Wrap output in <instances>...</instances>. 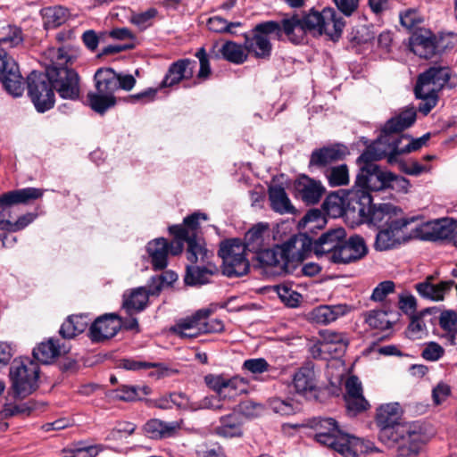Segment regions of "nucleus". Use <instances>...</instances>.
<instances>
[{"instance_id": "nucleus-40", "label": "nucleus", "mask_w": 457, "mask_h": 457, "mask_svg": "<svg viewBox=\"0 0 457 457\" xmlns=\"http://www.w3.org/2000/svg\"><path fill=\"white\" fill-rule=\"evenodd\" d=\"M220 51L226 61L234 64H242L247 60L245 44L242 46L234 41H226Z\"/></svg>"}, {"instance_id": "nucleus-27", "label": "nucleus", "mask_w": 457, "mask_h": 457, "mask_svg": "<svg viewBox=\"0 0 457 457\" xmlns=\"http://www.w3.org/2000/svg\"><path fill=\"white\" fill-rule=\"evenodd\" d=\"M439 337L445 345L457 347V313L444 311L439 317Z\"/></svg>"}, {"instance_id": "nucleus-46", "label": "nucleus", "mask_w": 457, "mask_h": 457, "mask_svg": "<svg viewBox=\"0 0 457 457\" xmlns=\"http://www.w3.org/2000/svg\"><path fill=\"white\" fill-rule=\"evenodd\" d=\"M269 230V226L264 223H258L250 228L245 234L246 248L251 247L258 250L263 243L264 234Z\"/></svg>"}, {"instance_id": "nucleus-16", "label": "nucleus", "mask_w": 457, "mask_h": 457, "mask_svg": "<svg viewBox=\"0 0 457 457\" xmlns=\"http://www.w3.org/2000/svg\"><path fill=\"white\" fill-rule=\"evenodd\" d=\"M451 70L445 66L434 65L420 73L417 79V91L419 94H429L442 89L449 81Z\"/></svg>"}, {"instance_id": "nucleus-4", "label": "nucleus", "mask_w": 457, "mask_h": 457, "mask_svg": "<svg viewBox=\"0 0 457 457\" xmlns=\"http://www.w3.org/2000/svg\"><path fill=\"white\" fill-rule=\"evenodd\" d=\"M295 244L291 239L281 245L262 250L258 252L257 259L262 267L270 268L271 272L276 275L291 273L301 261Z\"/></svg>"}, {"instance_id": "nucleus-1", "label": "nucleus", "mask_w": 457, "mask_h": 457, "mask_svg": "<svg viewBox=\"0 0 457 457\" xmlns=\"http://www.w3.org/2000/svg\"><path fill=\"white\" fill-rule=\"evenodd\" d=\"M402 410L397 403L378 408L376 423L378 439L388 447L397 446V457H417L424 445V435L416 422H400Z\"/></svg>"}, {"instance_id": "nucleus-37", "label": "nucleus", "mask_w": 457, "mask_h": 457, "mask_svg": "<svg viewBox=\"0 0 457 457\" xmlns=\"http://www.w3.org/2000/svg\"><path fill=\"white\" fill-rule=\"evenodd\" d=\"M293 384L297 393L305 394L316 387V376L313 367H301L294 375Z\"/></svg>"}, {"instance_id": "nucleus-9", "label": "nucleus", "mask_w": 457, "mask_h": 457, "mask_svg": "<svg viewBox=\"0 0 457 457\" xmlns=\"http://www.w3.org/2000/svg\"><path fill=\"white\" fill-rule=\"evenodd\" d=\"M27 84L28 94L38 112H44L54 106V93L47 69L45 73L33 71L28 76Z\"/></svg>"}, {"instance_id": "nucleus-8", "label": "nucleus", "mask_w": 457, "mask_h": 457, "mask_svg": "<svg viewBox=\"0 0 457 457\" xmlns=\"http://www.w3.org/2000/svg\"><path fill=\"white\" fill-rule=\"evenodd\" d=\"M389 173L390 171L382 170L378 165H369L360 169L355 179V187L360 189L354 195L362 202L361 204H370L371 197L368 190L380 191L386 188Z\"/></svg>"}, {"instance_id": "nucleus-34", "label": "nucleus", "mask_w": 457, "mask_h": 457, "mask_svg": "<svg viewBox=\"0 0 457 457\" xmlns=\"http://www.w3.org/2000/svg\"><path fill=\"white\" fill-rule=\"evenodd\" d=\"M456 225L449 219L437 220L426 225L424 237L428 240L437 241L452 237Z\"/></svg>"}, {"instance_id": "nucleus-29", "label": "nucleus", "mask_w": 457, "mask_h": 457, "mask_svg": "<svg viewBox=\"0 0 457 457\" xmlns=\"http://www.w3.org/2000/svg\"><path fill=\"white\" fill-rule=\"evenodd\" d=\"M146 251L151 258L154 270H161L168 265L169 243L163 238H156L147 244Z\"/></svg>"}, {"instance_id": "nucleus-56", "label": "nucleus", "mask_w": 457, "mask_h": 457, "mask_svg": "<svg viewBox=\"0 0 457 457\" xmlns=\"http://www.w3.org/2000/svg\"><path fill=\"white\" fill-rule=\"evenodd\" d=\"M414 93L417 98L422 100L418 107L419 111L424 115L428 114L430 111L436 105L437 94L435 92L429 93L428 95L422 93L419 94L417 91V86H415Z\"/></svg>"}, {"instance_id": "nucleus-19", "label": "nucleus", "mask_w": 457, "mask_h": 457, "mask_svg": "<svg viewBox=\"0 0 457 457\" xmlns=\"http://www.w3.org/2000/svg\"><path fill=\"white\" fill-rule=\"evenodd\" d=\"M394 149H396L395 145L393 146L390 142H386L381 134L380 137L369 145L358 157L357 163L360 169L361 167H368L369 165H377L374 162L385 157L387 158L389 163H393L395 161Z\"/></svg>"}, {"instance_id": "nucleus-5", "label": "nucleus", "mask_w": 457, "mask_h": 457, "mask_svg": "<svg viewBox=\"0 0 457 457\" xmlns=\"http://www.w3.org/2000/svg\"><path fill=\"white\" fill-rule=\"evenodd\" d=\"M11 389L15 399H23L38 388L39 366L28 358L14 360L10 367Z\"/></svg>"}, {"instance_id": "nucleus-30", "label": "nucleus", "mask_w": 457, "mask_h": 457, "mask_svg": "<svg viewBox=\"0 0 457 457\" xmlns=\"http://www.w3.org/2000/svg\"><path fill=\"white\" fill-rule=\"evenodd\" d=\"M150 295V288L148 290L145 287L134 288L123 295L122 307L129 315L142 312L147 305Z\"/></svg>"}, {"instance_id": "nucleus-31", "label": "nucleus", "mask_w": 457, "mask_h": 457, "mask_svg": "<svg viewBox=\"0 0 457 457\" xmlns=\"http://www.w3.org/2000/svg\"><path fill=\"white\" fill-rule=\"evenodd\" d=\"M44 191L36 187H26L9 191L0 195V204H29L43 196Z\"/></svg>"}, {"instance_id": "nucleus-55", "label": "nucleus", "mask_w": 457, "mask_h": 457, "mask_svg": "<svg viewBox=\"0 0 457 457\" xmlns=\"http://www.w3.org/2000/svg\"><path fill=\"white\" fill-rule=\"evenodd\" d=\"M111 397L114 400L130 402L138 398L137 387L123 385L111 392Z\"/></svg>"}, {"instance_id": "nucleus-39", "label": "nucleus", "mask_w": 457, "mask_h": 457, "mask_svg": "<svg viewBox=\"0 0 457 457\" xmlns=\"http://www.w3.org/2000/svg\"><path fill=\"white\" fill-rule=\"evenodd\" d=\"M397 320V313L381 310L370 311L365 315L366 323L373 328L388 329Z\"/></svg>"}, {"instance_id": "nucleus-10", "label": "nucleus", "mask_w": 457, "mask_h": 457, "mask_svg": "<svg viewBox=\"0 0 457 457\" xmlns=\"http://www.w3.org/2000/svg\"><path fill=\"white\" fill-rule=\"evenodd\" d=\"M417 219L400 218L390 221L385 228L378 230L376 236L374 247L378 251L393 249L407 240L406 227L414 222Z\"/></svg>"}, {"instance_id": "nucleus-43", "label": "nucleus", "mask_w": 457, "mask_h": 457, "mask_svg": "<svg viewBox=\"0 0 457 457\" xmlns=\"http://www.w3.org/2000/svg\"><path fill=\"white\" fill-rule=\"evenodd\" d=\"M246 381L239 377L227 378L224 388L220 398L234 399L235 397L245 394L247 392Z\"/></svg>"}, {"instance_id": "nucleus-62", "label": "nucleus", "mask_w": 457, "mask_h": 457, "mask_svg": "<svg viewBox=\"0 0 457 457\" xmlns=\"http://www.w3.org/2000/svg\"><path fill=\"white\" fill-rule=\"evenodd\" d=\"M270 364L263 358L245 360L243 368L252 374H262L269 370Z\"/></svg>"}, {"instance_id": "nucleus-14", "label": "nucleus", "mask_w": 457, "mask_h": 457, "mask_svg": "<svg viewBox=\"0 0 457 457\" xmlns=\"http://www.w3.org/2000/svg\"><path fill=\"white\" fill-rule=\"evenodd\" d=\"M170 232L181 239H186L187 243V258L191 264H209L210 259L212 257V252L205 247L204 242L191 235L187 229L182 225H173L170 227Z\"/></svg>"}, {"instance_id": "nucleus-52", "label": "nucleus", "mask_w": 457, "mask_h": 457, "mask_svg": "<svg viewBox=\"0 0 457 457\" xmlns=\"http://www.w3.org/2000/svg\"><path fill=\"white\" fill-rule=\"evenodd\" d=\"M195 57L199 60L200 68L196 79L202 82L209 79L212 74L211 64L208 54L204 47L199 48L195 53Z\"/></svg>"}, {"instance_id": "nucleus-38", "label": "nucleus", "mask_w": 457, "mask_h": 457, "mask_svg": "<svg viewBox=\"0 0 457 457\" xmlns=\"http://www.w3.org/2000/svg\"><path fill=\"white\" fill-rule=\"evenodd\" d=\"M44 27L46 29H54L63 24L69 18L68 9L60 6H49L40 11Z\"/></svg>"}, {"instance_id": "nucleus-36", "label": "nucleus", "mask_w": 457, "mask_h": 457, "mask_svg": "<svg viewBox=\"0 0 457 457\" xmlns=\"http://www.w3.org/2000/svg\"><path fill=\"white\" fill-rule=\"evenodd\" d=\"M410 45L413 53L426 59L432 57L436 50L435 37L430 35L413 33L410 38Z\"/></svg>"}, {"instance_id": "nucleus-42", "label": "nucleus", "mask_w": 457, "mask_h": 457, "mask_svg": "<svg viewBox=\"0 0 457 457\" xmlns=\"http://www.w3.org/2000/svg\"><path fill=\"white\" fill-rule=\"evenodd\" d=\"M51 64L46 69L68 68L67 64L72 62L73 55L66 47H51L46 52Z\"/></svg>"}, {"instance_id": "nucleus-2", "label": "nucleus", "mask_w": 457, "mask_h": 457, "mask_svg": "<svg viewBox=\"0 0 457 457\" xmlns=\"http://www.w3.org/2000/svg\"><path fill=\"white\" fill-rule=\"evenodd\" d=\"M345 21L333 8H324L320 12L311 10L304 15L294 14L281 21L284 34L292 43L302 42L308 32L326 34L331 38L339 37Z\"/></svg>"}, {"instance_id": "nucleus-59", "label": "nucleus", "mask_w": 457, "mask_h": 457, "mask_svg": "<svg viewBox=\"0 0 457 457\" xmlns=\"http://www.w3.org/2000/svg\"><path fill=\"white\" fill-rule=\"evenodd\" d=\"M277 292L283 303L289 307H296L301 300V295L286 286H278Z\"/></svg>"}, {"instance_id": "nucleus-11", "label": "nucleus", "mask_w": 457, "mask_h": 457, "mask_svg": "<svg viewBox=\"0 0 457 457\" xmlns=\"http://www.w3.org/2000/svg\"><path fill=\"white\" fill-rule=\"evenodd\" d=\"M53 89L63 99L76 100L79 96V77L69 68L47 69Z\"/></svg>"}, {"instance_id": "nucleus-61", "label": "nucleus", "mask_w": 457, "mask_h": 457, "mask_svg": "<svg viewBox=\"0 0 457 457\" xmlns=\"http://www.w3.org/2000/svg\"><path fill=\"white\" fill-rule=\"evenodd\" d=\"M401 24L408 29H414L422 22L418 12L409 9L400 15Z\"/></svg>"}, {"instance_id": "nucleus-13", "label": "nucleus", "mask_w": 457, "mask_h": 457, "mask_svg": "<svg viewBox=\"0 0 457 457\" xmlns=\"http://www.w3.org/2000/svg\"><path fill=\"white\" fill-rule=\"evenodd\" d=\"M416 118L417 112L413 106H408L402 110L386 122L381 131L384 140L393 144L402 143L404 138H409V136L403 135L402 132L411 127L416 121Z\"/></svg>"}, {"instance_id": "nucleus-22", "label": "nucleus", "mask_w": 457, "mask_h": 457, "mask_svg": "<svg viewBox=\"0 0 457 457\" xmlns=\"http://www.w3.org/2000/svg\"><path fill=\"white\" fill-rule=\"evenodd\" d=\"M196 62L188 58L172 62L161 83V87L178 85L182 80L190 79L194 75Z\"/></svg>"}, {"instance_id": "nucleus-26", "label": "nucleus", "mask_w": 457, "mask_h": 457, "mask_svg": "<svg viewBox=\"0 0 457 457\" xmlns=\"http://www.w3.org/2000/svg\"><path fill=\"white\" fill-rule=\"evenodd\" d=\"M69 352L64 345H61L57 339L49 338L41 342L33 349V357L39 362L49 364L57 357Z\"/></svg>"}, {"instance_id": "nucleus-60", "label": "nucleus", "mask_w": 457, "mask_h": 457, "mask_svg": "<svg viewBox=\"0 0 457 457\" xmlns=\"http://www.w3.org/2000/svg\"><path fill=\"white\" fill-rule=\"evenodd\" d=\"M271 410L278 413L282 416H289L295 412L296 408L294 406L293 403L289 400H282L279 398H275L270 402Z\"/></svg>"}, {"instance_id": "nucleus-20", "label": "nucleus", "mask_w": 457, "mask_h": 457, "mask_svg": "<svg viewBox=\"0 0 457 457\" xmlns=\"http://www.w3.org/2000/svg\"><path fill=\"white\" fill-rule=\"evenodd\" d=\"M367 204L369 205L367 212H365L364 206L359 209V212L366 219L367 222L375 226H378L382 222L386 225L390 223V221L400 220L398 216L403 213V210L400 207L390 203L379 204H371L370 203Z\"/></svg>"}, {"instance_id": "nucleus-28", "label": "nucleus", "mask_w": 457, "mask_h": 457, "mask_svg": "<svg viewBox=\"0 0 457 457\" xmlns=\"http://www.w3.org/2000/svg\"><path fill=\"white\" fill-rule=\"evenodd\" d=\"M242 417L239 413L232 412L220 418V423L215 427V433L222 437H239L243 435Z\"/></svg>"}, {"instance_id": "nucleus-32", "label": "nucleus", "mask_w": 457, "mask_h": 457, "mask_svg": "<svg viewBox=\"0 0 457 457\" xmlns=\"http://www.w3.org/2000/svg\"><path fill=\"white\" fill-rule=\"evenodd\" d=\"M204 266H197L195 264L187 266V273L185 276V283L189 286L204 285L210 282V278L218 272V268L209 262Z\"/></svg>"}, {"instance_id": "nucleus-54", "label": "nucleus", "mask_w": 457, "mask_h": 457, "mask_svg": "<svg viewBox=\"0 0 457 457\" xmlns=\"http://www.w3.org/2000/svg\"><path fill=\"white\" fill-rule=\"evenodd\" d=\"M345 405L349 415L355 416L358 413L366 411L370 404L363 395L345 397Z\"/></svg>"}, {"instance_id": "nucleus-12", "label": "nucleus", "mask_w": 457, "mask_h": 457, "mask_svg": "<svg viewBox=\"0 0 457 457\" xmlns=\"http://www.w3.org/2000/svg\"><path fill=\"white\" fill-rule=\"evenodd\" d=\"M0 80L10 95L15 97L22 95L24 82L18 64L3 47H0Z\"/></svg>"}, {"instance_id": "nucleus-58", "label": "nucleus", "mask_w": 457, "mask_h": 457, "mask_svg": "<svg viewBox=\"0 0 457 457\" xmlns=\"http://www.w3.org/2000/svg\"><path fill=\"white\" fill-rule=\"evenodd\" d=\"M156 14L157 10L154 8H150L144 12L133 15L131 17V21L140 30H144L152 25V21L156 16Z\"/></svg>"}, {"instance_id": "nucleus-57", "label": "nucleus", "mask_w": 457, "mask_h": 457, "mask_svg": "<svg viewBox=\"0 0 457 457\" xmlns=\"http://www.w3.org/2000/svg\"><path fill=\"white\" fill-rule=\"evenodd\" d=\"M395 287L393 281H382L373 289L370 299L374 302H382L389 294L394 293Z\"/></svg>"}, {"instance_id": "nucleus-64", "label": "nucleus", "mask_w": 457, "mask_h": 457, "mask_svg": "<svg viewBox=\"0 0 457 457\" xmlns=\"http://www.w3.org/2000/svg\"><path fill=\"white\" fill-rule=\"evenodd\" d=\"M444 348L436 342H430L426 345L422 351V357L427 361H435L444 355Z\"/></svg>"}, {"instance_id": "nucleus-33", "label": "nucleus", "mask_w": 457, "mask_h": 457, "mask_svg": "<svg viewBox=\"0 0 457 457\" xmlns=\"http://www.w3.org/2000/svg\"><path fill=\"white\" fill-rule=\"evenodd\" d=\"M269 200L271 209L279 214H295V208L291 204L286 190L280 186L269 188Z\"/></svg>"}, {"instance_id": "nucleus-50", "label": "nucleus", "mask_w": 457, "mask_h": 457, "mask_svg": "<svg viewBox=\"0 0 457 457\" xmlns=\"http://www.w3.org/2000/svg\"><path fill=\"white\" fill-rule=\"evenodd\" d=\"M206 312L204 310H198L190 317L180 320L173 328V331L179 332L182 330H200L201 318L205 315Z\"/></svg>"}, {"instance_id": "nucleus-48", "label": "nucleus", "mask_w": 457, "mask_h": 457, "mask_svg": "<svg viewBox=\"0 0 457 457\" xmlns=\"http://www.w3.org/2000/svg\"><path fill=\"white\" fill-rule=\"evenodd\" d=\"M24 38L22 30L16 26H8L0 36V45L7 47H16L22 44Z\"/></svg>"}, {"instance_id": "nucleus-47", "label": "nucleus", "mask_w": 457, "mask_h": 457, "mask_svg": "<svg viewBox=\"0 0 457 457\" xmlns=\"http://www.w3.org/2000/svg\"><path fill=\"white\" fill-rule=\"evenodd\" d=\"M177 279L178 274L172 270H166L160 276L152 277L149 283L151 295H159L164 286H170Z\"/></svg>"}, {"instance_id": "nucleus-18", "label": "nucleus", "mask_w": 457, "mask_h": 457, "mask_svg": "<svg viewBox=\"0 0 457 457\" xmlns=\"http://www.w3.org/2000/svg\"><path fill=\"white\" fill-rule=\"evenodd\" d=\"M120 328V317L115 313H105L91 324L88 336L92 342H104L113 337Z\"/></svg>"}, {"instance_id": "nucleus-23", "label": "nucleus", "mask_w": 457, "mask_h": 457, "mask_svg": "<svg viewBox=\"0 0 457 457\" xmlns=\"http://www.w3.org/2000/svg\"><path fill=\"white\" fill-rule=\"evenodd\" d=\"M347 154V148L343 145L315 149L311 154L309 167H326L332 162L343 160Z\"/></svg>"}, {"instance_id": "nucleus-35", "label": "nucleus", "mask_w": 457, "mask_h": 457, "mask_svg": "<svg viewBox=\"0 0 457 457\" xmlns=\"http://www.w3.org/2000/svg\"><path fill=\"white\" fill-rule=\"evenodd\" d=\"M96 89L99 93L113 96L119 84V74L111 68H101L94 76Z\"/></svg>"}, {"instance_id": "nucleus-49", "label": "nucleus", "mask_w": 457, "mask_h": 457, "mask_svg": "<svg viewBox=\"0 0 457 457\" xmlns=\"http://www.w3.org/2000/svg\"><path fill=\"white\" fill-rule=\"evenodd\" d=\"M242 26L239 21L228 22L221 16L215 15L208 19L207 27L216 33H233L232 29Z\"/></svg>"}, {"instance_id": "nucleus-24", "label": "nucleus", "mask_w": 457, "mask_h": 457, "mask_svg": "<svg viewBox=\"0 0 457 457\" xmlns=\"http://www.w3.org/2000/svg\"><path fill=\"white\" fill-rule=\"evenodd\" d=\"M297 195L307 204H317L324 192V187L320 182L316 181L307 176H302L295 184Z\"/></svg>"}, {"instance_id": "nucleus-17", "label": "nucleus", "mask_w": 457, "mask_h": 457, "mask_svg": "<svg viewBox=\"0 0 457 457\" xmlns=\"http://www.w3.org/2000/svg\"><path fill=\"white\" fill-rule=\"evenodd\" d=\"M368 253L366 243L359 235L345 237L341 246L331 256L334 263L348 264L362 259Z\"/></svg>"}, {"instance_id": "nucleus-53", "label": "nucleus", "mask_w": 457, "mask_h": 457, "mask_svg": "<svg viewBox=\"0 0 457 457\" xmlns=\"http://www.w3.org/2000/svg\"><path fill=\"white\" fill-rule=\"evenodd\" d=\"M34 409L35 406L30 402L20 404L8 403L4 404L2 413L5 418L12 417L18 414L29 415Z\"/></svg>"}, {"instance_id": "nucleus-45", "label": "nucleus", "mask_w": 457, "mask_h": 457, "mask_svg": "<svg viewBox=\"0 0 457 457\" xmlns=\"http://www.w3.org/2000/svg\"><path fill=\"white\" fill-rule=\"evenodd\" d=\"M428 311H424L418 315L412 316L411 322L407 328V337L411 340L423 338L428 334V328L423 320V316Z\"/></svg>"}, {"instance_id": "nucleus-7", "label": "nucleus", "mask_w": 457, "mask_h": 457, "mask_svg": "<svg viewBox=\"0 0 457 457\" xmlns=\"http://www.w3.org/2000/svg\"><path fill=\"white\" fill-rule=\"evenodd\" d=\"M283 34L281 23L278 21H269L257 24L252 30V35L245 37L247 54H253L258 59L269 58L272 49L271 37L275 36L279 39Z\"/></svg>"}, {"instance_id": "nucleus-51", "label": "nucleus", "mask_w": 457, "mask_h": 457, "mask_svg": "<svg viewBox=\"0 0 457 457\" xmlns=\"http://www.w3.org/2000/svg\"><path fill=\"white\" fill-rule=\"evenodd\" d=\"M206 312L205 315L201 318V324L199 329L202 334L206 333H219L223 331L224 324L219 319H209L211 311L208 309H203Z\"/></svg>"}, {"instance_id": "nucleus-41", "label": "nucleus", "mask_w": 457, "mask_h": 457, "mask_svg": "<svg viewBox=\"0 0 457 457\" xmlns=\"http://www.w3.org/2000/svg\"><path fill=\"white\" fill-rule=\"evenodd\" d=\"M88 104L92 110L98 113H104L116 104L114 96L96 92L87 94Z\"/></svg>"}, {"instance_id": "nucleus-44", "label": "nucleus", "mask_w": 457, "mask_h": 457, "mask_svg": "<svg viewBox=\"0 0 457 457\" xmlns=\"http://www.w3.org/2000/svg\"><path fill=\"white\" fill-rule=\"evenodd\" d=\"M329 186L340 187L349 182V170L346 164H340L327 169L325 172Z\"/></svg>"}, {"instance_id": "nucleus-3", "label": "nucleus", "mask_w": 457, "mask_h": 457, "mask_svg": "<svg viewBox=\"0 0 457 457\" xmlns=\"http://www.w3.org/2000/svg\"><path fill=\"white\" fill-rule=\"evenodd\" d=\"M310 427L315 430L314 437L320 445L338 452L345 457H356L365 452V445L359 437L343 433L332 418H314Z\"/></svg>"}, {"instance_id": "nucleus-21", "label": "nucleus", "mask_w": 457, "mask_h": 457, "mask_svg": "<svg viewBox=\"0 0 457 457\" xmlns=\"http://www.w3.org/2000/svg\"><path fill=\"white\" fill-rule=\"evenodd\" d=\"M345 237H346L345 228H336L328 229L314 242L313 250L315 254L331 262V256L339 249Z\"/></svg>"}, {"instance_id": "nucleus-25", "label": "nucleus", "mask_w": 457, "mask_h": 457, "mask_svg": "<svg viewBox=\"0 0 457 457\" xmlns=\"http://www.w3.org/2000/svg\"><path fill=\"white\" fill-rule=\"evenodd\" d=\"M351 307L345 303L320 305L310 312V320L318 324H328L347 314Z\"/></svg>"}, {"instance_id": "nucleus-6", "label": "nucleus", "mask_w": 457, "mask_h": 457, "mask_svg": "<svg viewBox=\"0 0 457 457\" xmlns=\"http://www.w3.org/2000/svg\"><path fill=\"white\" fill-rule=\"evenodd\" d=\"M245 255L246 245L240 239L232 238L221 242L219 256L222 259V274L228 278L247 274L250 263Z\"/></svg>"}, {"instance_id": "nucleus-63", "label": "nucleus", "mask_w": 457, "mask_h": 457, "mask_svg": "<svg viewBox=\"0 0 457 457\" xmlns=\"http://www.w3.org/2000/svg\"><path fill=\"white\" fill-rule=\"evenodd\" d=\"M155 366L156 364L153 362L141 361L133 359H122L118 363L119 368L133 371L147 370Z\"/></svg>"}, {"instance_id": "nucleus-15", "label": "nucleus", "mask_w": 457, "mask_h": 457, "mask_svg": "<svg viewBox=\"0 0 457 457\" xmlns=\"http://www.w3.org/2000/svg\"><path fill=\"white\" fill-rule=\"evenodd\" d=\"M319 334L320 338L314 346L313 354L317 353L320 356L321 353H328L332 358H337L345 353L349 345L345 333L323 329Z\"/></svg>"}]
</instances>
